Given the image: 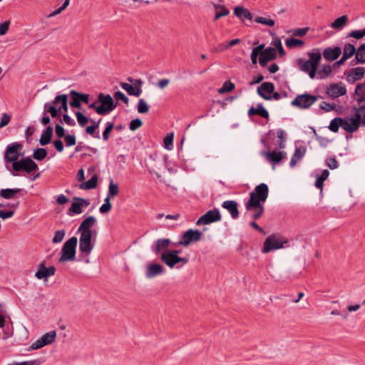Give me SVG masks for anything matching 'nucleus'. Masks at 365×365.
<instances>
[{
	"label": "nucleus",
	"instance_id": "f257e3e1",
	"mask_svg": "<svg viewBox=\"0 0 365 365\" xmlns=\"http://www.w3.org/2000/svg\"><path fill=\"white\" fill-rule=\"evenodd\" d=\"M309 58L304 60L298 58L297 64L300 70L304 73H307L309 77L313 79L316 77V72L322 60V53L319 49H314L312 52L308 53Z\"/></svg>",
	"mask_w": 365,
	"mask_h": 365
},
{
	"label": "nucleus",
	"instance_id": "f03ea898",
	"mask_svg": "<svg viewBox=\"0 0 365 365\" xmlns=\"http://www.w3.org/2000/svg\"><path fill=\"white\" fill-rule=\"evenodd\" d=\"M77 244L78 239L76 237H72L68 239L62 247L61 256L58 261L63 262L75 260Z\"/></svg>",
	"mask_w": 365,
	"mask_h": 365
},
{
	"label": "nucleus",
	"instance_id": "7ed1b4c3",
	"mask_svg": "<svg viewBox=\"0 0 365 365\" xmlns=\"http://www.w3.org/2000/svg\"><path fill=\"white\" fill-rule=\"evenodd\" d=\"M98 103H101L98 109H96V113L98 115H104L108 114L117 106V103H114L113 98L109 94L104 95L103 93H101L98 96Z\"/></svg>",
	"mask_w": 365,
	"mask_h": 365
},
{
	"label": "nucleus",
	"instance_id": "20e7f679",
	"mask_svg": "<svg viewBox=\"0 0 365 365\" xmlns=\"http://www.w3.org/2000/svg\"><path fill=\"white\" fill-rule=\"evenodd\" d=\"M269 187L265 183H261L257 185L255 190L250 193V199L247 202L261 203L264 202L268 197Z\"/></svg>",
	"mask_w": 365,
	"mask_h": 365
},
{
	"label": "nucleus",
	"instance_id": "39448f33",
	"mask_svg": "<svg viewBox=\"0 0 365 365\" xmlns=\"http://www.w3.org/2000/svg\"><path fill=\"white\" fill-rule=\"evenodd\" d=\"M12 167L16 172L25 171L27 173H31L38 169V165L30 157L14 162Z\"/></svg>",
	"mask_w": 365,
	"mask_h": 365
},
{
	"label": "nucleus",
	"instance_id": "423d86ee",
	"mask_svg": "<svg viewBox=\"0 0 365 365\" xmlns=\"http://www.w3.org/2000/svg\"><path fill=\"white\" fill-rule=\"evenodd\" d=\"M318 96L309 93L300 94L291 102V105L301 109H307L314 104Z\"/></svg>",
	"mask_w": 365,
	"mask_h": 365
},
{
	"label": "nucleus",
	"instance_id": "0eeeda50",
	"mask_svg": "<svg viewBox=\"0 0 365 365\" xmlns=\"http://www.w3.org/2000/svg\"><path fill=\"white\" fill-rule=\"evenodd\" d=\"M288 241L287 240H281L278 239L276 235H271L264 242L262 252L266 254L272 250L281 249L284 247V245Z\"/></svg>",
	"mask_w": 365,
	"mask_h": 365
},
{
	"label": "nucleus",
	"instance_id": "6e6552de",
	"mask_svg": "<svg viewBox=\"0 0 365 365\" xmlns=\"http://www.w3.org/2000/svg\"><path fill=\"white\" fill-rule=\"evenodd\" d=\"M23 145L16 142L9 145L6 149L4 159L7 163L17 162L19 157L20 150L22 149Z\"/></svg>",
	"mask_w": 365,
	"mask_h": 365
},
{
	"label": "nucleus",
	"instance_id": "1a4fd4ad",
	"mask_svg": "<svg viewBox=\"0 0 365 365\" xmlns=\"http://www.w3.org/2000/svg\"><path fill=\"white\" fill-rule=\"evenodd\" d=\"M202 232L197 230L189 229L182 236L178 245L187 247L191 242H196L201 240Z\"/></svg>",
	"mask_w": 365,
	"mask_h": 365
},
{
	"label": "nucleus",
	"instance_id": "9d476101",
	"mask_svg": "<svg viewBox=\"0 0 365 365\" xmlns=\"http://www.w3.org/2000/svg\"><path fill=\"white\" fill-rule=\"evenodd\" d=\"M222 216L218 209L208 210L202 215L197 221V225H208L221 220Z\"/></svg>",
	"mask_w": 365,
	"mask_h": 365
},
{
	"label": "nucleus",
	"instance_id": "9b49d317",
	"mask_svg": "<svg viewBox=\"0 0 365 365\" xmlns=\"http://www.w3.org/2000/svg\"><path fill=\"white\" fill-rule=\"evenodd\" d=\"M70 96L71 101H70L69 104L72 108H80L81 107V103H84L86 104L89 103V94L80 93L75 90H71L70 91Z\"/></svg>",
	"mask_w": 365,
	"mask_h": 365
},
{
	"label": "nucleus",
	"instance_id": "f8f14e48",
	"mask_svg": "<svg viewBox=\"0 0 365 365\" xmlns=\"http://www.w3.org/2000/svg\"><path fill=\"white\" fill-rule=\"evenodd\" d=\"M120 86L130 96H139L142 93L143 81L141 79H135L133 85L121 82Z\"/></svg>",
	"mask_w": 365,
	"mask_h": 365
},
{
	"label": "nucleus",
	"instance_id": "ddd939ff",
	"mask_svg": "<svg viewBox=\"0 0 365 365\" xmlns=\"http://www.w3.org/2000/svg\"><path fill=\"white\" fill-rule=\"evenodd\" d=\"M93 234L81 233L79 239V250L82 253L89 254L93 249L92 244Z\"/></svg>",
	"mask_w": 365,
	"mask_h": 365
},
{
	"label": "nucleus",
	"instance_id": "4468645a",
	"mask_svg": "<svg viewBox=\"0 0 365 365\" xmlns=\"http://www.w3.org/2000/svg\"><path fill=\"white\" fill-rule=\"evenodd\" d=\"M326 93L332 98H338L346 93V88L341 82L338 83H331L327 88Z\"/></svg>",
	"mask_w": 365,
	"mask_h": 365
},
{
	"label": "nucleus",
	"instance_id": "2eb2a0df",
	"mask_svg": "<svg viewBox=\"0 0 365 365\" xmlns=\"http://www.w3.org/2000/svg\"><path fill=\"white\" fill-rule=\"evenodd\" d=\"M276 58L277 53L275 48L269 46L264 50V52L259 58V63L262 67H265L269 61H273Z\"/></svg>",
	"mask_w": 365,
	"mask_h": 365
},
{
	"label": "nucleus",
	"instance_id": "dca6fc26",
	"mask_svg": "<svg viewBox=\"0 0 365 365\" xmlns=\"http://www.w3.org/2000/svg\"><path fill=\"white\" fill-rule=\"evenodd\" d=\"M257 93L264 100L270 101L272 97L266 93H272L274 91V85L271 82H264L257 88Z\"/></svg>",
	"mask_w": 365,
	"mask_h": 365
},
{
	"label": "nucleus",
	"instance_id": "f3484780",
	"mask_svg": "<svg viewBox=\"0 0 365 365\" xmlns=\"http://www.w3.org/2000/svg\"><path fill=\"white\" fill-rule=\"evenodd\" d=\"M96 222V220L93 216H88L86 217L81 223L78 232L84 234H93L91 230L92 227L94 226Z\"/></svg>",
	"mask_w": 365,
	"mask_h": 365
},
{
	"label": "nucleus",
	"instance_id": "a211bd4d",
	"mask_svg": "<svg viewBox=\"0 0 365 365\" xmlns=\"http://www.w3.org/2000/svg\"><path fill=\"white\" fill-rule=\"evenodd\" d=\"M341 53V49L339 46L327 47L324 49L322 55L324 58L329 61L336 60Z\"/></svg>",
	"mask_w": 365,
	"mask_h": 365
},
{
	"label": "nucleus",
	"instance_id": "6ab92c4d",
	"mask_svg": "<svg viewBox=\"0 0 365 365\" xmlns=\"http://www.w3.org/2000/svg\"><path fill=\"white\" fill-rule=\"evenodd\" d=\"M246 209L248 211H253L252 218L254 220H259L264 212V206L262 203H250L246 202Z\"/></svg>",
	"mask_w": 365,
	"mask_h": 365
},
{
	"label": "nucleus",
	"instance_id": "aec40b11",
	"mask_svg": "<svg viewBox=\"0 0 365 365\" xmlns=\"http://www.w3.org/2000/svg\"><path fill=\"white\" fill-rule=\"evenodd\" d=\"M163 271L164 268L161 264L157 263H150L146 268L145 276L147 278L150 279L163 274Z\"/></svg>",
	"mask_w": 365,
	"mask_h": 365
},
{
	"label": "nucleus",
	"instance_id": "412c9836",
	"mask_svg": "<svg viewBox=\"0 0 365 365\" xmlns=\"http://www.w3.org/2000/svg\"><path fill=\"white\" fill-rule=\"evenodd\" d=\"M222 207L226 209L230 214L233 219H237L239 217L240 212L238 210V204L235 200H226L222 202Z\"/></svg>",
	"mask_w": 365,
	"mask_h": 365
},
{
	"label": "nucleus",
	"instance_id": "4be33fe9",
	"mask_svg": "<svg viewBox=\"0 0 365 365\" xmlns=\"http://www.w3.org/2000/svg\"><path fill=\"white\" fill-rule=\"evenodd\" d=\"M365 73V68L364 67H356L351 68L347 74V81L349 83H354L356 81L361 79Z\"/></svg>",
	"mask_w": 365,
	"mask_h": 365
},
{
	"label": "nucleus",
	"instance_id": "5701e85b",
	"mask_svg": "<svg viewBox=\"0 0 365 365\" xmlns=\"http://www.w3.org/2000/svg\"><path fill=\"white\" fill-rule=\"evenodd\" d=\"M175 252L173 255L170 250L163 252L160 255V260L170 268H173L177 264Z\"/></svg>",
	"mask_w": 365,
	"mask_h": 365
},
{
	"label": "nucleus",
	"instance_id": "b1692460",
	"mask_svg": "<svg viewBox=\"0 0 365 365\" xmlns=\"http://www.w3.org/2000/svg\"><path fill=\"white\" fill-rule=\"evenodd\" d=\"M171 241L168 238H162L158 239L156 241L155 246L153 247V251L156 254H159L161 252H164L165 250H168V248L170 244Z\"/></svg>",
	"mask_w": 365,
	"mask_h": 365
},
{
	"label": "nucleus",
	"instance_id": "393cba45",
	"mask_svg": "<svg viewBox=\"0 0 365 365\" xmlns=\"http://www.w3.org/2000/svg\"><path fill=\"white\" fill-rule=\"evenodd\" d=\"M248 115L250 116L252 115H257L266 119H268L269 117L268 111L264 108L262 103H259L257 108L253 106L251 107L248 110Z\"/></svg>",
	"mask_w": 365,
	"mask_h": 365
},
{
	"label": "nucleus",
	"instance_id": "a878e982",
	"mask_svg": "<svg viewBox=\"0 0 365 365\" xmlns=\"http://www.w3.org/2000/svg\"><path fill=\"white\" fill-rule=\"evenodd\" d=\"M58 103H61L58 108L60 112L62 110L64 112L68 111V96L66 94H61L56 96L53 104L57 105Z\"/></svg>",
	"mask_w": 365,
	"mask_h": 365
},
{
	"label": "nucleus",
	"instance_id": "bb28decb",
	"mask_svg": "<svg viewBox=\"0 0 365 365\" xmlns=\"http://www.w3.org/2000/svg\"><path fill=\"white\" fill-rule=\"evenodd\" d=\"M53 132V128L50 125L47 126L39 139V143L41 145H46L49 144L51 141Z\"/></svg>",
	"mask_w": 365,
	"mask_h": 365
},
{
	"label": "nucleus",
	"instance_id": "cd10ccee",
	"mask_svg": "<svg viewBox=\"0 0 365 365\" xmlns=\"http://www.w3.org/2000/svg\"><path fill=\"white\" fill-rule=\"evenodd\" d=\"M363 88H365V83H359L357 84L354 91L355 95L359 96L357 101L359 103V107L358 108L361 110H365V93H361L359 92Z\"/></svg>",
	"mask_w": 365,
	"mask_h": 365
},
{
	"label": "nucleus",
	"instance_id": "c85d7f7f",
	"mask_svg": "<svg viewBox=\"0 0 365 365\" xmlns=\"http://www.w3.org/2000/svg\"><path fill=\"white\" fill-rule=\"evenodd\" d=\"M267 159L273 164L279 163L285 156V153L281 151L274 150L266 153Z\"/></svg>",
	"mask_w": 365,
	"mask_h": 365
},
{
	"label": "nucleus",
	"instance_id": "c756f323",
	"mask_svg": "<svg viewBox=\"0 0 365 365\" xmlns=\"http://www.w3.org/2000/svg\"><path fill=\"white\" fill-rule=\"evenodd\" d=\"M23 191L20 188H6L0 190V196L4 199L10 200L13 199L16 194L20 193Z\"/></svg>",
	"mask_w": 365,
	"mask_h": 365
},
{
	"label": "nucleus",
	"instance_id": "7c9ffc66",
	"mask_svg": "<svg viewBox=\"0 0 365 365\" xmlns=\"http://www.w3.org/2000/svg\"><path fill=\"white\" fill-rule=\"evenodd\" d=\"M98 185V175H93L92 178L86 182L80 184L79 187L82 190H91L96 188Z\"/></svg>",
	"mask_w": 365,
	"mask_h": 365
},
{
	"label": "nucleus",
	"instance_id": "2f4dec72",
	"mask_svg": "<svg viewBox=\"0 0 365 365\" xmlns=\"http://www.w3.org/2000/svg\"><path fill=\"white\" fill-rule=\"evenodd\" d=\"M234 14L238 18L242 19V17L251 20L252 18V14L249 11L248 9H245L242 6H236L234 9Z\"/></svg>",
	"mask_w": 365,
	"mask_h": 365
},
{
	"label": "nucleus",
	"instance_id": "473e14b6",
	"mask_svg": "<svg viewBox=\"0 0 365 365\" xmlns=\"http://www.w3.org/2000/svg\"><path fill=\"white\" fill-rule=\"evenodd\" d=\"M354 110H355L354 117L351 118L349 120L351 121L352 123H354L356 125V128L359 129L360 123L365 125V117L363 119L361 118L360 111L362 110L361 109L354 107Z\"/></svg>",
	"mask_w": 365,
	"mask_h": 365
},
{
	"label": "nucleus",
	"instance_id": "72a5a7b5",
	"mask_svg": "<svg viewBox=\"0 0 365 365\" xmlns=\"http://www.w3.org/2000/svg\"><path fill=\"white\" fill-rule=\"evenodd\" d=\"M356 51L354 46L349 43H345L344 46V51L342 58L344 60H347L351 58L354 53L356 54Z\"/></svg>",
	"mask_w": 365,
	"mask_h": 365
},
{
	"label": "nucleus",
	"instance_id": "f704fd0d",
	"mask_svg": "<svg viewBox=\"0 0 365 365\" xmlns=\"http://www.w3.org/2000/svg\"><path fill=\"white\" fill-rule=\"evenodd\" d=\"M348 21V16L343 15L335 19L331 24V28L334 29H340L344 26Z\"/></svg>",
	"mask_w": 365,
	"mask_h": 365
},
{
	"label": "nucleus",
	"instance_id": "c9c22d12",
	"mask_svg": "<svg viewBox=\"0 0 365 365\" xmlns=\"http://www.w3.org/2000/svg\"><path fill=\"white\" fill-rule=\"evenodd\" d=\"M329 172L328 170H324L320 175H319L315 181V186L321 190L323 188L324 182L329 177Z\"/></svg>",
	"mask_w": 365,
	"mask_h": 365
},
{
	"label": "nucleus",
	"instance_id": "e433bc0d",
	"mask_svg": "<svg viewBox=\"0 0 365 365\" xmlns=\"http://www.w3.org/2000/svg\"><path fill=\"white\" fill-rule=\"evenodd\" d=\"M355 59L357 63H365V43L361 44L357 49Z\"/></svg>",
	"mask_w": 365,
	"mask_h": 365
},
{
	"label": "nucleus",
	"instance_id": "4c0bfd02",
	"mask_svg": "<svg viewBox=\"0 0 365 365\" xmlns=\"http://www.w3.org/2000/svg\"><path fill=\"white\" fill-rule=\"evenodd\" d=\"M83 212L82 204H81L78 201L72 202L71 206L69 207L68 210V214H77L79 215Z\"/></svg>",
	"mask_w": 365,
	"mask_h": 365
},
{
	"label": "nucleus",
	"instance_id": "58836bf2",
	"mask_svg": "<svg viewBox=\"0 0 365 365\" xmlns=\"http://www.w3.org/2000/svg\"><path fill=\"white\" fill-rule=\"evenodd\" d=\"M46 270L47 267H46L45 263H41L38 270L35 274V277L38 279H46L48 277Z\"/></svg>",
	"mask_w": 365,
	"mask_h": 365
},
{
	"label": "nucleus",
	"instance_id": "ea45409f",
	"mask_svg": "<svg viewBox=\"0 0 365 365\" xmlns=\"http://www.w3.org/2000/svg\"><path fill=\"white\" fill-rule=\"evenodd\" d=\"M56 332L55 331H49L43 334L40 339L43 341L46 345L51 344L56 339Z\"/></svg>",
	"mask_w": 365,
	"mask_h": 365
},
{
	"label": "nucleus",
	"instance_id": "a19ab883",
	"mask_svg": "<svg viewBox=\"0 0 365 365\" xmlns=\"http://www.w3.org/2000/svg\"><path fill=\"white\" fill-rule=\"evenodd\" d=\"M341 122L342 118L341 117H336L332 119L329 125V129L334 133L338 132L339 127H341Z\"/></svg>",
	"mask_w": 365,
	"mask_h": 365
},
{
	"label": "nucleus",
	"instance_id": "79ce46f5",
	"mask_svg": "<svg viewBox=\"0 0 365 365\" xmlns=\"http://www.w3.org/2000/svg\"><path fill=\"white\" fill-rule=\"evenodd\" d=\"M341 127H342L344 130L350 133H354L358 130L356 128V125L354 123H352L351 121L349 123L347 120L344 118H342Z\"/></svg>",
	"mask_w": 365,
	"mask_h": 365
},
{
	"label": "nucleus",
	"instance_id": "37998d69",
	"mask_svg": "<svg viewBox=\"0 0 365 365\" xmlns=\"http://www.w3.org/2000/svg\"><path fill=\"white\" fill-rule=\"evenodd\" d=\"M332 72L331 66L328 64H324L322 66V68L319 70L317 73L319 75V78L325 79L327 78Z\"/></svg>",
	"mask_w": 365,
	"mask_h": 365
},
{
	"label": "nucleus",
	"instance_id": "c03bdc74",
	"mask_svg": "<svg viewBox=\"0 0 365 365\" xmlns=\"http://www.w3.org/2000/svg\"><path fill=\"white\" fill-rule=\"evenodd\" d=\"M47 151L43 148H38L36 149L33 153V158L38 161L43 160L47 155Z\"/></svg>",
	"mask_w": 365,
	"mask_h": 365
},
{
	"label": "nucleus",
	"instance_id": "a18cd8bd",
	"mask_svg": "<svg viewBox=\"0 0 365 365\" xmlns=\"http://www.w3.org/2000/svg\"><path fill=\"white\" fill-rule=\"evenodd\" d=\"M285 44L288 48H292L293 47L303 46L304 42L302 40L292 37L286 40Z\"/></svg>",
	"mask_w": 365,
	"mask_h": 365
},
{
	"label": "nucleus",
	"instance_id": "49530a36",
	"mask_svg": "<svg viewBox=\"0 0 365 365\" xmlns=\"http://www.w3.org/2000/svg\"><path fill=\"white\" fill-rule=\"evenodd\" d=\"M43 108L51 114L52 118L57 117L58 115V113H60L59 109L57 108L54 104L51 105L49 103H45Z\"/></svg>",
	"mask_w": 365,
	"mask_h": 365
},
{
	"label": "nucleus",
	"instance_id": "de8ad7c7",
	"mask_svg": "<svg viewBox=\"0 0 365 365\" xmlns=\"http://www.w3.org/2000/svg\"><path fill=\"white\" fill-rule=\"evenodd\" d=\"M149 106L143 98H140L138 101L137 105V110L139 113H148L149 111Z\"/></svg>",
	"mask_w": 365,
	"mask_h": 365
},
{
	"label": "nucleus",
	"instance_id": "09e8293b",
	"mask_svg": "<svg viewBox=\"0 0 365 365\" xmlns=\"http://www.w3.org/2000/svg\"><path fill=\"white\" fill-rule=\"evenodd\" d=\"M235 87L234 83L230 81H227L223 83L222 87L220 88L218 91L220 93L231 92L235 89Z\"/></svg>",
	"mask_w": 365,
	"mask_h": 365
},
{
	"label": "nucleus",
	"instance_id": "8fccbe9b",
	"mask_svg": "<svg viewBox=\"0 0 365 365\" xmlns=\"http://www.w3.org/2000/svg\"><path fill=\"white\" fill-rule=\"evenodd\" d=\"M75 114L80 126L83 127L88 123V118L81 111H76Z\"/></svg>",
	"mask_w": 365,
	"mask_h": 365
},
{
	"label": "nucleus",
	"instance_id": "3c124183",
	"mask_svg": "<svg viewBox=\"0 0 365 365\" xmlns=\"http://www.w3.org/2000/svg\"><path fill=\"white\" fill-rule=\"evenodd\" d=\"M365 36V29L361 30L351 31L347 34V37H352L356 39H361Z\"/></svg>",
	"mask_w": 365,
	"mask_h": 365
},
{
	"label": "nucleus",
	"instance_id": "603ef678",
	"mask_svg": "<svg viewBox=\"0 0 365 365\" xmlns=\"http://www.w3.org/2000/svg\"><path fill=\"white\" fill-rule=\"evenodd\" d=\"M114 128V123L113 122H108L106 123V126L103 133V138L104 140L107 141L109 138V135L110 132Z\"/></svg>",
	"mask_w": 365,
	"mask_h": 365
},
{
	"label": "nucleus",
	"instance_id": "864d4df0",
	"mask_svg": "<svg viewBox=\"0 0 365 365\" xmlns=\"http://www.w3.org/2000/svg\"><path fill=\"white\" fill-rule=\"evenodd\" d=\"M66 235V232L64 230H59L56 231L55 235L52 240L53 243H59L63 241Z\"/></svg>",
	"mask_w": 365,
	"mask_h": 365
},
{
	"label": "nucleus",
	"instance_id": "5fc2aeb1",
	"mask_svg": "<svg viewBox=\"0 0 365 365\" xmlns=\"http://www.w3.org/2000/svg\"><path fill=\"white\" fill-rule=\"evenodd\" d=\"M173 138H174L173 133H169L165 137V138L163 140V143H164V146H165V149H167V150L172 149Z\"/></svg>",
	"mask_w": 365,
	"mask_h": 365
},
{
	"label": "nucleus",
	"instance_id": "6e6d98bb",
	"mask_svg": "<svg viewBox=\"0 0 365 365\" xmlns=\"http://www.w3.org/2000/svg\"><path fill=\"white\" fill-rule=\"evenodd\" d=\"M143 125V121L140 118H135L130 121L129 125V129L132 131H135Z\"/></svg>",
	"mask_w": 365,
	"mask_h": 365
},
{
	"label": "nucleus",
	"instance_id": "4d7b16f0",
	"mask_svg": "<svg viewBox=\"0 0 365 365\" xmlns=\"http://www.w3.org/2000/svg\"><path fill=\"white\" fill-rule=\"evenodd\" d=\"M257 23H259L264 25H267L269 26H274V21L271 19H267L262 16H258L255 20Z\"/></svg>",
	"mask_w": 365,
	"mask_h": 365
},
{
	"label": "nucleus",
	"instance_id": "13d9d810",
	"mask_svg": "<svg viewBox=\"0 0 365 365\" xmlns=\"http://www.w3.org/2000/svg\"><path fill=\"white\" fill-rule=\"evenodd\" d=\"M119 189L117 184H114L113 180L110 182L109 187H108V195L109 196H115L118 194Z\"/></svg>",
	"mask_w": 365,
	"mask_h": 365
},
{
	"label": "nucleus",
	"instance_id": "bf43d9fd",
	"mask_svg": "<svg viewBox=\"0 0 365 365\" xmlns=\"http://www.w3.org/2000/svg\"><path fill=\"white\" fill-rule=\"evenodd\" d=\"M319 108L327 112H329V111L335 109L336 104H334V103L331 104V103H327L326 101H322L319 105Z\"/></svg>",
	"mask_w": 365,
	"mask_h": 365
},
{
	"label": "nucleus",
	"instance_id": "052dcab7",
	"mask_svg": "<svg viewBox=\"0 0 365 365\" xmlns=\"http://www.w3.org/2000/svg\"><path fill=\"white\" fill-rule=\"evenodd\" d=\"M64 140L67 147L73 146L76 143V139L74 135H67L64 137Z\"/></svg>",
	"mask_w": 365,
	"mask_h": 365
},
{
	"label": "nucleus",
	"instance_id": "680f3d73",
	"mask_svg": "<svg viewBox=\"0 0 365 365\" xmlns=\"http://www.w3.org/2000/svg\"><path fill=\"white\" fill-rule=\"evenodd\" d=\"M114 98H115L116 101H122L125 104H128L129 101L128 98L121 91L115 92Z\"/></svg>",
	"mask_w": 365,
	"mask_h": 365
},
{
	"label": "nucleus",
	"instance_id": "e2e57ef3",
	"mask_svg": "<svg viewBox=\"0 0 365 365\" xmlns=\"http://www.w3.org/2000/svg\"><path fill=\"white\" fill-rule=\"evenodd\" d=\"M326 165L330 169L337 168L339 166L338 161L336 160L335 157L327 158L326 160Z\"/></svg>",
	"mask_w": 365,
	"mask_h": 365
},
{
	"label": "nucleus",
	"instance_id": "0e129e2a",
	"mask_svg": "<svg viewBox=\"0 0 365 365\" xmlns=\"http://www.w3.org/2000/svg\"><path fill=\"white\" fill-rule=\"evenodd\" d=\"M55 133L58 138H62L66 136L65 130L62 125L57 123L55 127Z\"/></svg>",
	"mask_w": 365,
	"mask_h": 365
},
{
	"label": "nucleus",
	"instance_id": "69168bd1",
	"mask_svg": "<svg viewBox=\"0 0 365 365\" xmlns=\"http://www.w3.org/2000/svg\"><path fill=\"white\" fill-rule=\"evenodd\" d=\"M305 152H306V149L304 147H302V148H296L294 153L293 155L295 156V158L298 160H300L303 158V156L304 155Z\"/></svg>",
	"mask_w": 365,
	"mask_h": 365
},
{
	"label": "nucleus",
	"instance_id": "338daca9",
	"mask_svg": "<svg viewBox=\"0 0 365 365\" xmlns=\"http://www.w3.org/2000/svg\"><path fill=\"white\" fill-rule=\"evenodd\" d=\"M264 44H260L257 46H255L252 48L251 54L259 56H262V53L264 52Z\"/></svg>",
	"mask_w": 365,
	"mask_h": 365
},
{
	"label": "nucleus",
	"instance_id": "774afa93",
	"mask_svg": "<svg viewBox=\"0 0 365 365\" xmlns=\"http://www.w3.org/2000/svg\"><path fill=\"white\" fill-rule=\"evenodd\" d=\"M10 25V21H6L2 24H0V36L5 35L9 31Z\"/></svg>",
	"mask_w": 365,
	"mask_h": 365
}]
</instances>
